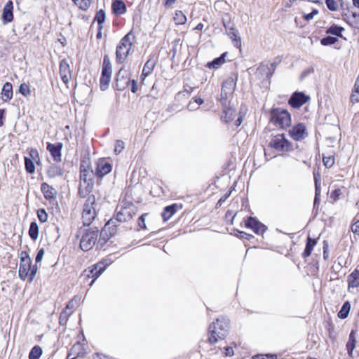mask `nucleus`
<instances>
[{
    "mask_svg": "<svg viewBox=\"0 0 359 359\" xmlns=\"http://www.w3.org/2000/svg\"><path fill=\"white\" fill-rule=\"evenodd\" d=\"M109 265V263H107L105 260L99 262L85 269L82 273V276H85L87 278H93L90 283V285L91 286L95 280L105 271Z\"/></svg>",
    "mask_w": 359,
    "mask_h": 359,
    "instance_id": "nucleus-9",
    "label": "nucleus"
},
{
    "mask_svg": "<svg viewBox=\"0 0 359 359\" xmlns=\"http://www.w3.org/2000/svg\"><path fill=\"white\" fill-rule=\"evenodd\" d=\"M79 301V298L78 297H75L73 299L69 302L66 306V309H72L74 307V302H78Z\"/></svg>",
    "mask_w": 359,
    "mask_h": 359,
    "instance_id": "nucleus-63",
    "label": "nucleus"
},
{
    "mask_svg": "<svg viewBox=\"0 0 359 359\" xmlns=\"http://www.w3.org/2000/svg\"><path fill=\"white\" fill-rule=\"evenodd\" d=\"M35 161L36 164L40 163V156L36 149H30L29 150V156H25V168L27 173L33 174L35 172Z\"/></svg>",
    "mask_w": 359,
    "mask_h": 359,
    "instance_id": "nucleus-10",
    "label": "nucleus"
},
{
    "mask_svg": "<svg viewBox=\"0 0 359 359\" xmlns=\"http://www.w3.org/2000/svg\"><path fill=\"white\" fill-rule=\"evenodd\" d=\"M69 316V314H68L65 311H63L60 313V316L59 318V323L61 325L66 324Z\"/></svg>",
    "mask_w": 359,
    "mask_h": 359,
    "instance_id": "nucleus-53",
    "label": "nucleus"
},
{
    "mask_svg": "<svg viewBox=\"0 0 359 359\" xmlns=\"http://www.w3.org/2000/svg\"><path fill=\"white\" fill-rule=\"evenodd\" d=\"M19 92L23 95H27V93H29V89L28 88V86L25 84H21L19 87Z\"/></svg>",
    "mask_w": 359,
    "mask_h": 359,
    "instance_id": "nucleus-60",
    "label": "nucleus"
},
{
    "mask_svg": "<svg viewBox=\"0 0 359 359\" xmlns=\"http://www.w3.org/2000/svg\"><path fill=\"white\" fill-rule=\"evenodd\" d=\"M269 147L280 152H288L294 150L292 143L285 138L284 134L274 136L269 142Z\"/></svg>",
    "mask_w": 359,
    "mask_h": 359,
    "instance_id": "nucleus-8",
    "label": "nucleus"
},
{
    "mask_svg": "<svg viewBox=\"0 0 359 359\" xmlns=\"http://www.w3.org/2000/svg\"><path fill=\"white\" fill-rule=\"evenodd\" d=\"M245 226L251 229L257 235L263 234L267 230L266 226L252 216L248 217L246 219Z\"/></svg>",
    "mask_w": 359,
    "mask_h": 359,
    "instance_id": "nucleus-13",
    "label": "nucleus"
},
{
    "mask_svg": "<svg viewBox=\"0 0 359 359\" xmlns=\"http://www.w3.org/2000/svg\"><path fill=\"white\" fill-rule=\"evenodd\" d=\"M125 147V143L122 140H117L116 142L114 152L116 154H120Z\"/></svg>",
    "mask_w": 359,
    "mask_h": 359,
    "instance_id": "nucleus-51",
    "label": "nucleus"
},
{
    "mask_svg": "<svg viewBox=\"0 0 359 359\" xmlns=\"http://www.w3.org/2000/svg\"><path fill=\"white\" fill-rule=\"evenodd\" d=\"M348 287H357L359 286V271L355 269L348 276Z\"/></svg>",
    "mask_w": 359,
    "mask_h": 359,
    "instance_id": "nucleus-31",
    "label": "nucleus"
},
{
    "mask_svg": "<svg viewBox=\"0 0 359 359\" xmlns=\"http://www.w3.org/2000/svg\"><path fill=\"white\" fill-rule=\"evenodd\" d=\"M341 194V190L339 189H337L331 192L330 198L333 199L334 201H337L339 198Z\"/></svg>",
    "mask_w": 359,
    "mask_h": 359,
    "instance_id": "nucleus-56",
    "label": "nucleus"
},
{
    "mask_svg": "<svg viewBox=\"0 0 359 359\" xmlns=\"http://www.w3.org/2000/svg\"><path fill=\"white\" fill-rule=\"evenodd\" d=\"M81 345L80 344H75L72 346L71 348L70 352L68 353L67 358V359H74L76 358L79 355V352H77V351L80 350Z\"/></svg>",
    "mask_w": 359,
    "mask_h": 359,
    "instance_id": "nucleus-46",
    "label": "nucleus"
},
{
    "mask_svg": "<svg viewBox=\"0 0 359 359\" xmlns=\"http://www.w3.org/2000/svg\"><path fill=\"white\" fill-rule=\"evenodd\" d=\"M106 19V13L103 9H100L96 12V14L94 18V21L97 22L99 26V29H102L103 23L104 22Z\"/></svg>",
    "mask_w": 359,
    "mask_h": 359,
    "instance_id": "nucleus-38",
    "label": "nucleus"
},
{
    "mask_svg": "<svg viewBox=\"0 0 359 359\" xmlns=\"http://www.w3.org/2000/svg\"><path fill=\"white\" fill-rule=\"evenodd\" d=\"M135 41V35L133 29L126 34L119 41L116 49V61L123 63L128 57L132 46Z\"/></svg>",
    "mask_w": 359,
    "mask_h": 359,
    "instance_id": "nucleus-5",
    "label": "nucleus"
},
{
    "mask_svg": "<svg viewBox=\"0 0 359 359\" xmlns=\"http://www.w3.org/2000/svg\"><path fill=\"white\" fill-rule=\"evenodd\" d=\"M236 236L240 238L245 239V240H250L254 238V236L252 234L248 233L244 231H238V230L237 231Z\"/></svg>",
    "mask_w": 359,
    "mask_h": 359,
    "instance_id": "nucleus-52",
    "label": "nucleus"
},
{
    "mask_svg": "<svg viewBox=\"0 0 359 359\" xmlns=\"http://www.w3.org/2000/svg\"><path fill=\"white\" fill-rule=\"evenodd\" d=\"M174 21L177 25H184L187 22V17L181 11H176L174 16Z\"/></svg>",
    "mask_w": 359,
    "mask_h": 359,
    "instance_id": "nucleus-42",
    "label": "nucleus"
},
{
    "mask_svg": "<svg viewBox=\"0 0 359 359\" xmlns=\"http://www.w3.org/2000/svg\"><path fill=\"white\" fill-rule=\"evenodd\" d=\"M44 252H45V251H44L43 248H40L38 250V252H37V254H36V256L35 258L36 263H39L42 260L43 257L44 255Z\"/></svg>",
    "mask_w": 359,
    "mask_h": 359,
    "instance_id": "nucleus-58",
    "label": "nucleus"
},
{
    "mask_svg": "<svg viewBox=\"0 0 359 359\" xmlns=\"http://www.w3.org/2000/svg\"><path fill=\"white\" fill-rule=\"evenodd\" d=\"M80 9L87 10L91 4L92 0H72Z\"/></svg>",
    "mask_w": 359,
    "mask_h": 359,
    "instance_id": "nucleus-44",
    "label": "nucleus"
},
{
    "mask_svg": "<svg viewBox=\"0 0 359 359\" xmlns=\"http://www.w3.org/2000/svg\"><path fill=\"white\" fill-rule=\"evenodd\" d=\"M224 26L226 29V33L229 36L233 41V44L236 47L240 48L241 46V39L238 36V31L232 27H229L224 22Z\"/></svg>",
    "mask_w": 359,
    "mask_h": 359,
    "instance_id": "nucleus-21",
    "label": "nucleus"
},
{
    "mask_svg": "<svg viewBox=\"0 0 359 359\" xmlns=\"http://www.w3.org/2000/svg\"><path fill=\"white\" fill-rule=\"evenodd\" d=\"M350 310H351V304L349 302L346 301L343 304L340 311L338 312V314H337L338 317L340 319H345L348 316Z\"/></svg>",
    "mask_w": 359,
    "mask_h": 359,
    "instance_id": "nucleus-39",
    "label": "nucleus"
},
{
    "mask_svg": "<svg viewBox=\"0 0 359 359\" xmlns=\"http://www.w3.org/2000/svg\"><path fill=\"white\" fill-rule=\"evenodd\" d=\"M237 81V76H231L227 78L222 85V92L224 93L225 95H228L229 94L232 93L236 88Z\"/></svg>",
    "mask_w": 359,
    "mask_h": 359,
    "instance_id": "nucleus-18",
    "label": "nucleus"
},
{
    "mask_svg": "<svg viewBox=\"0 0 359 359\" xmlns=\"http://www.w3.org/2000/svg\"><path fill=\"white\" fill-rule=\"evenodd\" d=\"M2 100L4 102H7L13 97V86L9 82H6L3 86L1 90Z\"/></svg>",
    "mask_w": 359,
    "mask_h": 359,
    "instance_id": "nucleus-29",
    "label": "nucleus"
},
{
    "mask_svg": "<svg viewBox=\"0 0 359 359\" xmlns=\"http://www.w3.org/2000/svg\"><path fill=\"white\" fill-rule=\"evenodd\" d=\"M325 4L327 8L331 11H336L338 9V4L334 0H325Z\"/></svg>",
    "mask_w": 359,
    "mask_h": 359,
    "instance_id": "nucleus-50",
    "label": "nucleus"
},
{
    "mask_svg": "<svg viewBox=\"0 0 359 359\" xmlns=\"http://www.w3.org/2000/svg\"><path fill=\"white\" fill-rule=\"evenodd\" d=\"M136 212L137 208L133 204L123 207L117 212L115 218L116 221L118 222H127L136 214Z\"/></svg>",
    "mask_w": 359,
    "mask_h": 359,
    "instance_id": "nucleus-12",
    "label": "nucleus"
},
{
    "mask_svg": "<svg viewBox=\"0 0 359 359\" xmlns=\"http://www.w3.org/2000/svg\"><path fill=\"white\" fill-rule=\"evenodd\" d=\"M36 214H37L39 220L41 223H44L48 220V214H47L46 211L45 210V209L39 208L37 210Z\"/></svg>",
    "mask_w": 359,
    "mask_h": 359,
    "instance_id": "nucleus-48",
    "label": "nucleus"
},
{
    "mask_svg": "<svg viewBox=\"0 0 359 359\" xmlns=\"http://www.w3.org/2000/svg\"><path fill=\"white\" fill-rule=\"evenodd\" d=\"M60 74L62 81L67 84L71 79V71L69 65L66 60H62L60 62Z\"/></svg>",
    "mask_w": 359,
    "mask_h": 359,
    "instance_id": "nucleus-19",
    "label": "nucleus"
},
{
    "mask_svg": "<svg viewBox=\"0 0 359 359\" xmlns=\"http://www.w3.org/2000/svg\"><path fill=\"white\" fill-rule=\"evenodd\" d=\"M345 15L351 26L359 29V13L351 12L350 15H347V14H345Z\"/></svg>",
    "mask_w": 359,
    "mask_h": 359,
    "instance_id": "nucleus-35",
    "label": "nucleus"
},
{
    "mask_svg": "<svg viewBox=\"0 0 359 359\" xmlns=\"http://www.w3.org/2000/svg\"><path fill=\"white\" fill-rule=\"evenodd\" d=\"M115 218L111 219L105 224L104 229L100 232V236H102L104 232L109 231L110 236H113L116 233L117 231V223Z\"/></svg>",
    "mask_w": 359,
    "mask_h": 359,
    "instance_id": "nucleus-24",
    "label": "nucleus"
},
{
    "mask_svg": "<svg viewBox=\"0 0 359 359\" xmlns=\"http://www.w3.org/2000/svg\"><path fill=\"white\" fill-rule=\"evenodd\" d=\"M290 137L295 141H301L307 137L306 126L304 123H299L295 125L290 131Z\"/></svg>",
    "mask_w": 359,
    "mask_h": 359,
    "instance_id": "nucleus-16",
    "label": "nucleus"
},
{
    "mask_svg": "<svg viewBox=\"0 0 359 359\" xmlns=\"http://www.w3.org/2000/svg\"><path fill=\"white\" fill-rule=\"evenodd\" d=\"M223 113L224 115L222 116V119L226 123L231 121L236 116V111L232 108L224 107Z\"/></svg>",
    "mask_w": 359,
    "mask_h": 359,
    "instance_id": "nucleus-37",
    "label": "nucleus"
},
{
    "mask_svg": "<svg viewBox=\"0 0 359 359\" xmlns=\"http://www.w3.org/2000/svg\"><path fill=\"white\" fill-rule=\"evenodd\" d=\"M280 60L278 58H276L274 62L271 63L270 67H269L268 65H261L259 66V67L258 68V70L259 71L267 70V72L266 73V78L268 79H270L271 78V76H273V74L276 69V67L280 63Z\"/></svg>",
    "mask_w": 359,
    "mask_h": 359,
    "instance_id": "nucleus-23",
    "label": "nucleus"
},
{
    "mask_svg": "<svg viewBox=\"0 0 359 359\" xmlns=\"http://www.w3.org/2000/svg\"><path fill=\"white\" fill-rule=\"evenodd\" d=\"M32 259L26 251L20 252L18 276L21 280H25L28 278L29 283H32L37 272V266H32Z\"/></svg>",
    "mask_w": 359,
    "mask_h": 359,
    "instance_id": "nucleus-3",
    "label": "nucleus"
},
{
    "mask_svg": "<svg viewBox=\"0 0 359 359\" xmlns=\"http://www.w3.org/2000/svg\"><path fill=\"white\" fill-rule=\"evenodd\" d=\"M13 4L12 1H8L4 7L2 21L4 24L11 22L13 19Z\"/></svg>",
    "mask_w": 359,
    "mask_h": 359,
    "instance_id": "nucleus-20",
    "label": "nucleus"
},
{
    "mask_svg": "<svg viewBox=\"0 0 359 359\" xmlns=\"http://www.w3.org/2000/svg\"><path fill=\"white\" fill-rule=\"evenodd\" d=\"M222 353L224 354L225 356H231L233 355V348L231 346H226L224 348V351Z\"/></svg>",
    "mask_w": 359,
    "mask_h": 359,
    "instance_id": "nucleus-61",
    "label": "nucleus"
},
{
    "mask_svg": "<svg viewBox=\"0 0 359 359\" xmlns=\"http://www.w3.org/2000/svg\"><path fill=\"white\" fill-rule=\"evenodd\" d=\"M99 233L98 227H93L87 229L81 237L80 241V248L83 251H88L93 248V246L97 245V248H101L107 242L105 238H100L97 241Z\"/></svg>",
    "mask_w": 359,
    "mask_h": 359,
    "instance_id": "nucleus-4",
    "label": "nucleus"
},
{
    "mask_svg": "<svg viewBox=\"0 0 359 359\" xmlns=\"http://www.w3.org/2000/svg\"><path fill=\"white\" fill-rule=\"evenodd\" d=\"M271 122L276 127L284 129L291 125V115L287 109L273 108L271 110Z\"/></svg>",
    "mask_w": 359,
    "mask_h": 359,
    "instance_id": "nucleus-7",
    "label": "nucleus"
},
{
    "mask_svg": "<svg viewBox=\"0 0 359 359\" xmlns=\"http://www.w3.org/2000/svg\"><path fill=\"white\" fill-rule=\"evenodd\" d=\"M156 66V62L152 59H149L144 65L141 78L144 80L147 76L150 75L153 72L154 67Z\"/></svg>",
    "mask_w": 359,
    "mask_h": 359,
    "instance_id": "nucleus-28",
    "label": "nucleus"
},
{
    "mask_svg": "<svg viewBox=\"0 0 359 359\" xmlns=\"http://www.w3.org/2000/svg\"><path fill=\"white\" fill-rule=\"evenodd\" d=\"M320 184H315V198L313 201V208H318L320 204Z\"/></svg>",
    "mask_w": 359,
    "mask_h": 359,
    "instance_id": "nucleus-45",
    "label": "nucleus"
},
{
    "mask_svg": "<svg viewBox=\"0 0 359 359\" xmlns=\"http://www.w3.org/2000/svg\"><path fill=\"white\" fill-rule=\"evenodd\" d=\"M231 191L226 193L223 196H222L219 200L217 203V206L219 207L222 205V203L230 196Z\"/></svg>",
    "mask_w": 359,
    "mask_h": 359,
    "instance_id": "nucleus-59",
    "label": "nucleus"
},
{
    "mask_svg": "<svg viewBox=\"0 0 359 359\" xmlns=\"http://www.w3.org/2000/svg\"><path fill=\"white\" fill-rule=\"evenodd\" d=\"M217 99L220 101L222 106L226 107V104L227 101V95H225L224 93H222V92H221L220 97H218Z\"/></svg>",
    "mask_w": 359,
    "mask_h": 359,
    "instance_id": "nucleus-64",
    "label": "nucleus"
},
{
    "mask_svg": "<svg viewBox=\"0 0 359 359\" xmlns=\"http://www.w3.org/2000/svg\"><path fill=\"white\" fill-rule=\"evenodd\" d=\"M147 215V214H142L139 218H138V225L142 229H147V226L145 224V217Z\"/></svg>",
    "mask_w": 359,
    "mask_h": 359,
    "instance_id": "nucleus-57",
    "label": "nucleus"
},
{
    "mask_svg": "<svg viewBox=\"0 0 359 359\" xmlns=\"http://www.w3.org/2000/svg\"><path fill=\"white\" fill-rule=\"evenodd\" d=\"M323 162L326 168H330L334 163V157L333 156H323Z\"/></svg>",
    "mask_w": 359,
    "mask_h": 359,
    "instance_id": "nucleus-49",
    "label": "nucleus"
},
{
    "mask_svg": "<svg viewBox=\"0 0 359 359\" xmlns=\"http://www.w3.org/2000/svg\"><path fill=\"white\" fill-rule=\"evenodd\" d=\"M226 55V52L222 53L219 57H216L212 61L208 62L206 67L209 69H215L219 68L225 62V57Z\"/></svg>",
    "mask_w": 359,
    "mask_h": 359,
    "instance_id": "nucleus-30",
    "label": "nucleus"
},
{
    "mask_svg": "<svg viewBox=\"0 0 359 359\" xmlns=\"http://www.w3.org/2000/svg\"><path fill=\"white\" fill-rule=\"evenodd\" d=\"M337 41V38L332 36H327L320 39V43L323 46H330L334 44Z\"/></svg>",
    "mask_w": 359,
    "mask_h": 359,
    "instance_id": "nucleus-47",
    "label": "nucleus"
},
{
    "mask_svg": "<svg viewBox=\"0 0 359 359\" xmlns=\"http://www.w3.org/2000/svg\"><path fill=\"white\" fill-rule=\"evenodd\" d=\"M115 81V88L118 91H123L130 83V74L123 68H121L116 74Z\"/></svg>",
    "mask_w": 359,
    "mask_h": 359,
    "instance_id": "nucleus-11",
    "label": "nucleus"
},
{
    "mask_svg": "<svg viewBox=\"0 0 359 359\" xmlns=\"http://www.w3.org/2000/svg\"><path fill=\"white\" fill-rule=\"evenodd\" d=\"M79 172L80 184L78 194L81 198H86L93 189L95 175L90 158L85 157L81 160Z\"/></svg>",
    "mask_w": 359,
    "mask_h": 359,
    "instance_id": "nucleus-1",
    "label": "nucleus"
},
{
    "mask_svg": "<svg viewBox=\"0 0 359 359\" xmlns=\"http://www.w3.org/2000/svg\"><path fill=\"white\" fill-rule=\"evenodd\" d=\"M112 11L114 14L120 15L126 12V6L121 0H114L111 5Z\"/></svg>",
    "mask_w": 359,
    "mask_h": 359,
    "instance_id": "nucleus-27",
    "label": "nucleus"
},
{
    "mask_svg": "<svg viewBox=\"0 0 359 359\" xmlns=\"http://www.w3.org/2000/svg\"><path fill=\"white\" fill-rule=\"evenodd\" d=\"M309 100V97L306 96L302 92H294L288 100V104L294 109L300 108Z\"/></svg>",
    "mask_w": 359,
    "mask_h": 359,
    "instance_id": "nucleus-15",
    "label": "nucleus"
},
{
    "mask_svg": "<svg viewBox=\"0 0 359 359\" xmlns=\"http://www.w3.org/2000/svg\"><path fill=\"white\" fill-rule=\"evenodd\" d=\"M356 339L355 332L352 330L348 337V341L346 344V349L349 355H351L353 349L355 347Z\"/></svg>",
    "mask_w": 359,
    "mask_h": 359,
    "instance_id": "nucleus-34",
    "label": "nucleus"
},
{
    "mask_svg": "<svg viewBox=\"0 0 359 359\" xmlns=\"http://www.w3.org/2000/svg\"><path fill=\"white\" fill-rule=\"evenodd\" d=\"M29 237L36 241L39 237V226L36 222H32L28 231Z\"/></svg>",
    "mask_w": 359,
    "mask_h": 359,
    "instance_id": "nucleus-40",
    "label": "nucleus"
},
{
    "mask_svg": "<svg viewBox=\"0 0 359 359\" xmlns=\"http://www.w3.org/2000/svg\"><path fill=\"white\" fill-rule=\"evenodd\" d=\"M102 72L111 73L112 72V67L109 57L105 55L103 58V64Z\"/></svg>",
    "mask_w": 359,
    "mask_h": 359,
    "instance_id": "nucleus-43",
    "label": "nucleus"
},
{
    "mask_svg": "<svg viewBox=\"0 0 359 359\" xmlns=\"http://www.w3.org/2000/svg\"><path fill=\"white\" fill-rule=\"evenodd\" d=\"M96 199L93 194H89L83 205L81 218L83 226H89L97 216Z\"/></svg>",
    "mask_w": 359,
    "mask_h": 359,
    "instance_id": "nucleus-6",
    "label": "nucleus"
},
{
    "mask_svg": "<svg viewBox=\"0 0 359 359\" xmlns=\"http://www.w3.org/2000/svg\"><path fill=\"white\" fill-rule=\"evenodd\" d=\"M111 73L102 72L100 79V87L102 90H105L108 88L111 81Z\"/></svg>",
    "mask_w": 359,
    "mask_h": 359,
    "instance_id": "nucleus-32",
    "label": "nucleus"
},
{
    "mask_svg": "<svg viewBox=\"0 0 359 359\" xmlns=\"http://www.w3.org/2000/svg\"><path fill=\"white\" fill-rule=\"evenodd\" d=\"M62 169L60 168V166L57 165H51L47 170V175L50 178L62 176Z\"/></svg>",
    "mask_w": 359,
    "mask_h": 359,
    "instance_id": "nucleus-33",
    "label": "nucleus"
},
{
    "mask_svg": "<svg viewBox=\"0 0 359 359\" xmlns=\"http://www.w3.org/2000/svg\"><path fill=\"white\" fill-rule=\"evenodd\" d=\"M275 355H270V354H268V355H257L255 356H253L252 358V359H273V357Z\"/></svg>",
    "mask_w": 359,
    "mask_h": 359,
    "instance_id": "nucleus-62",
    "label": "nucleus"
},
{
    "mask_svg": "<svg viewBox=\"0 0 359 359\" xmlns=\"http://www.w3.org/2000/svg\"><path fill=\"white\" fill-rule=\"evenodd\" d=\"M344 30V27L339 26L336 24H333L326 30V33L337 36L338 37L342 36V32Z\"/></svg>",
    "mask_w": 359,
    "mask_h": 359,
    "instance_id": "nucleus-36",
    "label": "nucleus"
},
{
    "mask_svg": "<svg viewBox=\"0 0 359 359\" xmlns=\"http://www.w3.org/2000/svg\"><path fill=\"white\" fill-rule=\"evenodd\" d=\"M314 68L313 67H309L302 72V73L300 75V80H304L306 77H307L311 74L313 73Z\"/></svg>",
    "mask_w": 359,
    "mask_h": 359,
    "instance_id": "nucleus-55",
    "label": "nucleus"
},
{
    "mask_svg": "<svg viewBox=\"0 0 359 359\" xmlns=\"http://www.w3.org/2000/svg\"><path fill=\"white\" fill-rule=\"evenodd\" d=\"M178 205L177 203H173L170 205H168L164 208L161 216L164 221H168L171 218V217L177 211Z\"/></svg>",
    "mask_w": 359,
    "mask_h": 359,
    "instance_id": "nucleus-25",
    "label": "nucleus"
},
{
    "mask_svg": "<svg viewBox=\"0 0 359 359\" xmlns=\"http://www.w3.org/2000/svg\"><path fill=\"white\" fill-rule=\"evenodd\" d=\"M317 244V241L315 238H312L309 235L306 238V243L305 249L302 253L303 258L309 257L312 252L314 246Z\"/></svg>",
    "mask_w": 359,
    "mask_h": 359,
    "instance_id": "nucleus-26",
    "label": "nucleus"
},
{
    "mask_svg": "<svg viewBox=\"0 0 359 359\" xmlns=\"http://www.w3.org/2000/svg\"><path fill=\"white\" fill-rule=\"evenodd\" d=\"M229 330V320L225 317H220L216 319L209 326L208 342L210 344L217 343L219 340H223L227 335Z\"/></svg>",
    "mask_w": 359,
    "mask_h": 359,
    "instance_id": "nucleus-2",
    "label": "nucleus"
},
{
    "mask_svg": "<svg viewBox=\"0 0 359 359\" xmlns=\"http://www.w3.org/2000/svg\"><path fill=\"white\" fill-rule=\"evenodd\" d=\"M353 222H354L351 226V230L354 234L359 236V219H354Z\"/></svg>",
    "mask_w": 359,
    "mask_h": 359,
    "instance_id": "nucleus-54",
    "label": "nucleus"
},
{
    "mask_svg": "<svg viewBox=\"0 0 359 359\" xmlns=\"http://www.w3.org/2000/svg\"><path fill=\"white\" fill-rule=\"evenodd\" d=\"M41 191L46 200L50 201L56 198L57 192L55 189L46 182L41 184Z\"/></svg>",
    "mask_w": 359,
    "mask_h": 359,
    "instance_id": "nucleus-22",
    "label": "nucleus"
},
{
    "mask_svg": "<svg viewBox=\"0 0 359 359\" xmlns=\"http://www.w3.org/2000/svg\"><path fill=\"white\" fill-rule=\"evenodd\" d=\"M63 147V144L62 142H57L55 144L48 143L46 149L51 154L53 160L56 162L61 161V151Z\"/></svg>",
    "mask_w": 359,
    "mask_h": 359,
    "instance_id": "nucleus-17",
    "label": "nucleus"
},
{
    "mask_svg": "<svg viewBox=\"0 0 359 359\" xmlns=\"http://www.w3.org/2000/svg\"><path fill=\"white\" fill-rule=\"evenodd\" d=\"M112 169L111 164L104 158L99 159L96 163L95 175L99 178H102L109 174Z\"/></svg>",
    "mask_w": 359,
    "mask_h": 359,
    "instance_id": "nucleus-14",
    "label": "nucleus"
},
{
    "mask_svg": "<svg viewBox=\"0 0 359 359\" xmlns=\"http://www.w3.org/2000/svg\"><path fill=\"white\" fill-rule=\"evenodd\" d=\"M43 353L42 348L38 346H34L29 353V359H39Z\"/></svg>",
    "mask_w": 359,
    "mask_h": 359,
    "instance_id": "nucleus-41",
    "label": "nucleus"
}]
</instances>
